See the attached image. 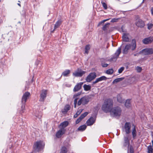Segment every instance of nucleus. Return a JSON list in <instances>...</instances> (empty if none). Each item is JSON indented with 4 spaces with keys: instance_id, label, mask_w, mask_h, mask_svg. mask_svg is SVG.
<instances>
[{
    "instance_id": "obj_23",
    "label": "nucleus",
    "mask_w": 153,
    "mask_h": 153,
    "mask_svg": "<svg viewBox=\"0 0 153 153\" xmlns=\"http://www.w3.org/2000/svg\"><path fill=\"white\" fill-rule=\"evenodd\" d=\"M117 100L119 102L122 103L124 102V100L122 98V97L120 94H118L117 96Z\"/></svg>"
},
{
    "instance_id": "obj_43",
    "label": "nucleus",
    "mask_w": 153,
    "mask_h": 153,
    "mask_svg": "<svg viewBox=\"0 0 153 153\" xmlns=\"http://www.w3.org/2000/svg\"><path fill=\"white\" fill-rule=\"evenodd\" d=\"M102 5L104 8L105 9H106L107 8V5L106 3L105 2H102Z\"/></svg>"
},
{
    "instance_id": "obj_14",
    "label": "nucleus",
    "mask_w": 153,
    "mask_h": 153,
    "mask_svg": "<svg viewBox=\"0 0 153 153\" xmlns=\"http://www.w3.org/2000/svg\"><path fill=\"white\" fill-rule=\"evenodd\" d=\"M137 26L140 27H143L145 25V24L143 21L140 19H138L136 22Z\"/></svg>"
},
{
    "instance_id": "obj_44",
    "label": "nucleus",
    "mask_w": 153,
    "mask_h": 153,
    "mask_svg": "<svg viewBox=\"0 0 153 153\" xmlns=\"http://www.w3.org/2000/svg\"><path fill=\"white\" fill-rule=\"evenodd\" d=\"M63 128H61V129L59 130L58 132H57L56 134H63Z\"/></svg>"
},
{
    "instance_id": "obj_5",
    "label": "nucleus",
    "mask_w": 153,
    "mask_h": 153,
    "mask_svg": "<svg viewBox=\"0 0 153 153\" xmlns=\"http://www.w3.org/2000/svg\"><path fill=\"white\" fill-rule=\"evenodd\" d=\"M122 110L119 107H116L112 108L110 112L111 114H113L114 116L117 117L120 116Z\"/></svg>"
},
{
    "instance_id": "obj_16",
    "label": "nucleus",
    "mask_w": 153,
    "mask_h": 153,
    "mask_svg": "<svg viewBox=\"0 0 153 153\" xmlns=\"http://www.w3.org/2000/svg\"><path fill=\"white\" fill-rule=\"evenodd\" d=\"M80 95V93H78L74 95L73 96V98H74V107L75 108H76V104L77 102V100L79 99V96Z\"/></svg>"
},
{
    "instance_id": "obj_9",
    "label": "nucleus",
    "mask_w": 153,
    "mask_h": 153,
    "mask_svg": "<svg viewBox=\"0 0 153 153\" xmlns=\"http://www.w3.org/2000/svg\"><path fill=\"white\" fill-rule=\"evenodd\" d=\"M30 96V93L28 92H25L23 95L22 99V103H25L27 100L29 98Z\"/></svg>"
},
{
    "instance_id": "obj_4",
    "label": "nucleus",
    "mask_w": 153,
    "mask_h": 153,
    "mask_svg": "<svg viewBox=\"0 0 153 153\" xmlns=\"http://www.w3.org/2000/svg\"><path fill=\"white\" fill-rule=\"evenodd\" d=\"M45 146V144L42 141H39L36 142L33 146V149L36 151H38L43 149Z\"/></svg>"
},
{
    "instance_id": "obj_15",
    "label": "nucleus",
    "mask_w": 153,
    "mask_h": 153,
    "mask_svg": "<svg viewBox=\"0 0 153 153\" xmlns=\"http://www.w3.org/2000/svg\"><path fill=\"white\" fill-rule=\"evenodd\" d=\"M83 83L81 82L77 83L74 87L73 91L74 92H76L80 90L82 87V85H83Z\"/></svg>"
},
{
    "instance_id": "obj_37",
    "label": "nucleus",
    "mask_w": 153,
    "mask_h": 153,
    "mask_svg": "<svg viewBox=\"0 0 153 153\" xmlns=\"http://www.w3.org/2000/svg\"><path fill=\"white\" fill-rule=\"evenodd\" d=\"M67 152L66 148L64 147H62L60 153H66Z\"/></svg>"
},
{
    "instance_id": "obj_47",
    "label": "nucleus",
    "mask_w": 153,
    "mask_h": 153,
    "mask_svg": "<svg viewBox=\"0 0 153 153\" xmlns=\"http://www.w3.org/2000/svg\"><path fill=\"white\" fill-rule=\"evenodd\" d=\"M101 65L102 67H107L108 65V64H105L104 63H102Z\"/></svg>"
},
{
    "instance_id": "obj_51",
    "label": "nucleus",
    "mask_w": 153,
    "mask_h": 153,
    "mask_svg": "<svg viewBox=\"0 0 153 153\" xmlns=\"http://www.w3.org/2000/svg\"><path fill=\"white\" fill-rule=\"evenodd\" d=\"M104 22H105L104 21V20L101 21V22H100L99 23L98 25V26H99V25H101L103 24L104 23Z\"/></svg>"
},
{
    "instance_id": "obj_27",
    "label": "nucleus",
    "mask_w": 153,
    "mask_h": 153,
    "mask_svg": "<svg viewBox=\"0 0 153 153\" xmlns=\"http://www.w3.org/2000/svg\"><path fill=\"white\" fill-rule=\"evenodd\" d=\"M124 79V78H119L115 79L113 82V83H117L122 80Z\"/></svg>"
},
{
    "instance_id": "obj_12",
    "label": "nucleus",
    "mask_w": 153,
    "mask_h": 153,
    "mask_svg": "<svg viewBox=\"0 0 153 153\" xmlns=\"http://www.w3.org/2000/svg\"><path fill=\"white\" fill-rule=\"evenodd\" d=\"M47 93V91L45 90H43L42 91L41 93L40 94V98L39 99L40 101L43 102L45 99Z\"/></svg>"
},
{
    "instance_id": "obj_52",
    "label": "nucleus",
    "mask_w": 153,
    "mask_h": 153,
    "mask_svg": "<svg viewBox=\"0 0 153 153\" xmlns=\"http://www.w3.org/2000/svg\"><path fill=\"white\" fill-rule=\"evenodd\" d=\"M151 12L152 15L153 16V7H152L151 9Z\"/></svg>"
},
{
    "instance_id": "obj_3",
    "label": "nucleus",
    "mask_w": 153,
    "mask_h": 153,
    "mask_svg": "<svg viewBox=\"0 0 153 153\" xmlns=\"http://www.w3.org/2000/svg\"><path fill=\"white\" fill-rule=\"evenodd\" d=\"M91 99L90 96H84L81 98L77 102V104L78 106L80 105L81 104L85 105L88 103Z\"/></svg>"
},
{
    "instance_id": "obj_24",
    "label": "nucleus",
    "mask_w": 153,
    "mask_h": 153,
    "mask_svg": "<svg viewBox=\"0 0 153 153\" xmlns=\"http://www.w3.org/2000/svg\"><path fill=\"white\" fill-rule=\"evenodd\" d=\"M148 51V48L145 49H143L141 51H140L139 53H142L145 55H149Z\"/></svg>"
},
{
    "instance_id": "obj_40",
    "label": "nucleus",
    "mask_w": 153,
    "mask_h": 153,
    "mask_svg": "<svg viewBox=\"0 0 153 153\" xmlns=\"http://www.w3.org/2000/svg\"><path fill=\"white\" fill-rule=\"evenodd\" d=\"M149 54H151L153 53V48H148Z\"/></svg>"
},
{
    "instance_id": "obj_29",
    "label": "nucleus",
    "mask_w": 153,
    "mask_h": 153,
    "mask_svg": "<svg viewBox=\"0 0 153 153\" xmlns=\"http://www.w3.org/2000/svg\"><path fill=\"white\" fill-rule=\"evenodd\" d=\"M125 106L127 108H128L131 106L130 100H127L126 101L125 103Z\"/></svg>"
},
{
    "instance_id": "obj_10",
    "label": "nucleus",
    "mask_w": 153,
    "mask_h": 153,
    "mask_svg": "<svg viewBox=\"0 0 153 153\" xmlns=\"http://www.w3.org/2000/svg\"><path fill=\"white\" fill-rule=\"evenodd\" d=\"M153 42V37L149 36L143 39L142 42L145 44H150Z\"/></svg>"
},
{
    "instance_id": "obj_50",
    "label": "nucleus",
    "mask_w": 153,
    "mask_h": 153,
    "mask_svg": "<svg viewBox=\"0 0 153 153\" xmlns=\"http://www.w3.org/2000/svg\"><path fill=\"white\" fill-rule=\"evenodd\" d=\"M98 82H99V81L98 80V79H97V78L96 79V80L94 81L93 82V84H94Z\"/></svg>"
},
{
    "instance_id": "obj_31",
    "label": "nucleus",
    "mask_w": 153,
    "mask_h": 153,
    "mask_svg": "<svg viewBox=\"0 0 153 153\" xmlns=\"http://www.w3.org/2000/svg\"><path fill=\"white\" fill-rule=\"evenodd\" d=\"M99 82L102 80H105L107 79V78L105 76H102L97 78Z\"/></svg>"
},
{
    "instance_id": "obj_55",
    "label": "nucleus",
    "mask_w": 153,
    "mask_h": 153,
    "mask_svg": "<svg viewBox=\"0 0 153 153\" xmlns=\"http://www.w3.org/2000/svg\"><path fill=\"white\" fill-rule=\"evenodd\" d=\"M18 4L19 6L20 7H21V5H20V3H18V4Z\"/></svg>"
},
{
    "instance_id": "obj_1",
    "label": "nucleus",
    "mask_w": 153,
    "mask_h": 153,
    "mask_svg": "<svg viewBox=\"0 0 153 153\" xmlns=\"http://www.w3.org/2000/svg\"><path fill=\"white\" fill-rule=\"evenodd\" d=\"M113 101L112 100L108 99L105 100L102 106V109L106 113L110 112L113 108Z\"/></svg>"
},
{
    "instance_id": "obj_36",
    "label": "nucleus",
    "mask_w": 153,
    "mask_h": 153,
    "mask_svg": "<svg viewBox=\"0 0 153 153\" xmlns=\"http://www.w3.org/2000/svg\"><path fill=\"white\" fill-rule=\"evenodd\" d=\"M88 114V113L87 112H85L82 114L79 117L82 120Z\"/></svg>"
},
{
    "instance_id": "obj_17",
    "label": "nucleus",
    "mask_w": 153,
    "mask_h": 153,
    "mask_svg": "<svg viewBox=\"0 0 153 153\" xmlns=\"http://www.w3.org/2000/svg\"><path fill=\"white\" fill-rule=\"evenodd\" d=\"M61 21L60 20H58L56 22V23L54 25V29L52 30H51V32L52 33H53L55 30L57 28H58L61 24Z\"/></svg>"
},
{
    "instance_id": "obj_25",
    "label": "nucleus",
    "mask_w": 153,
    "mask_h": 153,
    "mask_svg": "<svg viewBox=\"0 0 153 153\" xmlns=\"http://www.w3.org/2000/svg\"><path fill=\"white\" fill-rule=\"evenodd\" d=\"M152 146H149L148 147L149 153H153V140L152 141Z\"/></svg>"
},
{
    "instance_id": "obj_8",
    "label": "nucleus",
    "mask_w": 153,
    "mask_h": 153,
    "mask_svg": "<svg viewBox=\"0 0 153 153\" xmlns=\"http://www.w3.org/2000/svg\"><path fill=\"white\" fill-rule=\"evenodd\" d=\"M131 128L130 123L126 122L125 124L123 129L125 131L126 134H129L131 132Z\"/></svg>"
},
{
    "instance_id": "obj_34",
    "label": "nucleus",
    "mask_w": 153,
    "mask_h": 153,
    "mask_svg": "<svg viewBox=\"0 0 153 153\" xmlns=\"http://www.w3.org/2000/svg\"><path fill=\"white\" fill-rule=\"evenodd\" d=\"M114 71L112 69H110L106 71V73L108 74H111L113 73Z\"/></svg>"
},
{
    "instance_id": "obj_53",
    "label": "nucleus",
    "mask_w": 153,
    "mask_h": 153,
    "mask_svg": "<svg viewBox=\"0 0 153 153\" xmlns=\"http://www.w3.org/2000/svg\"><path fill=\"white\" fill-rule=\"evenodd\" d=\"M139 54V53H136L134 54V56H138Z\"/></svg>"
},
{
    "instance_id": "obj_19",
    "label": "nucleus",
    "mask_w": 153,
    "mask_h": 153,
    "mask_svg": "<svg viewBox=\"0 0 153 153\" xmlns=\"http://www.w3.org/2000/svg\"><path fill=\"white\" fill-rule=\"evenodd\" d=\"M70 106L69 105H66L64 107V109L62 110V112L63 114L66 113L70 109Z\"/></svg>"
},
{
    "instance_id": "obj_6",
    "label": "nucleus",
    "mask_w": 153,
    "mask_h": 153,
    "mask_svg": "<svg viewBox=\"0 0 153 153\" xmlns=\"http://www.w3.org/2000/svg\"><path fill=\"white\" fill-rule=\"evenodd\" d=\"M86 73L85 71L82 70L81 69L78 68L77 70L73 73V76L76 77H81Z\"/></svg>"
},
{
    "instance_id": "obj_39",
    "label": "nucleus",
    "mask_w": 153,
    "mask_h": 153,
    "mask_svg": "<svg viewBox=\"0 0 153 153\" xmlns=\"http://www.w3.org/2000/svg\"><path fill=\"white\" fill-rule=\"evenodd\" d=\"M109 25V23H107V24H105L102 27V30L105 31L106 30L107 28V27Z\"/></svg>"
},
{
    "instance_id": "obj_45",
    "label": "nucleus",
    "mask_w": 153,
    "mask_h": 153,
    "mask_svg": "<svg viewBox=\"0 0 153 153\" xmlns=\"http://www.w3.org/2000/svg\"><path fill=\"white\" fill-rule=\"evenodd\" d=\"M82 120V119L79 117L76 121V123L77 124L79 123Z\"/></svg>"
},
{
    "instance_id": "obj_11",
    "label": "nucleus",
    "mask_w": 153,
    "mask_h": 153,
    "mask_svg": "<svg viewBox=\"0 0 153 153\" xmlns=\"http://www.w3.org/2000/svg\"><path fill=\"white\" fill-rule=\"evenodd\" d=\"M121 52V48L120 47L118 48L117 50L116 51V52L111 57V59L112 60H113L114 59H117L118 58L119 55Z\"/></svg>"
},
{
    "instance_id": "obj_38",
    "label": "nucleus",
    "mask_w": 153,
    "mask_h": 153,
    "mask_svg": "<svg viewBox=\"0 0 153 153\" xmlns=\"http://www.w3.org/2000/svg\"><path fill=\"white\" fill-rule=\"evenodd\" d=\"M148 28L149 30H150L152 28L153 26V24L152 23H148L147 24Z\"/></svg>"
},
{
    "instance_id": "obj_18",
    "label": "nucleus",
    "mask_w": 153,
    "mask_h": 153,
    "mask_svg": "<svg viewBox=\"0 0 153 153\" xmlns=\"http://www.w3.org/2000/svg\"><path fill=\"white\" fill-rule=\"evenodd\" d=\"M69 122L65 121L61 123L59 126V127L64 129L68 125Z\"/></svg>"
},
{
    "instance_id": "obj_2",
    "label": "nucleus",
    "mask_w": 153,
    "mask_h": 153,
    "mask_svg": "<svg viewBox=\"0 0 153 153\" xmlns=\"http://www.w3.org/2000/svg\"><path fill=\"white\" fill-rule=\"evenodd\" d=\"M136 47V40L135 39H133L132 40L131 44L126 45L123 51V53L124 54H126L128 52V50L131 49L132 51L134 50Z\"/></svg>"
},
{
    "instance_id": "obj_13",
    "label": "nucleus",
    "mask_w": 153,
    "mask_h": 153,
    "mask_svg": "<svg viewBox=\"0 0 153 153\" xmlns=\"http://www.w3.org/2000/svg\"><path fill=\"white\" fill-rule=\"evenodd\" d=\"M96 119L93 117H90L86 121L87 125L88 126H91L93 125L95 123Z\"/></svg>"
},
{
    "instance_id": "obj_54",
    "label": "nucleus",
    "mask_w": 153,
    "mask_h": 153,
    "mask_svg": "<svg viewBox=\"0 0 153 153\" xmlns=\"http://www.w3.org/2000/svg\"><path fill=\"white\" fill-rule=\"evenodd\" d=\"M109 20V19H105V20H104V21L105 22H106V21H108V20Z\"/></svg>"
},
{
    "instance_id": "obj_7",
    "label": "nucleus",
    "mask_w": 153,
    "mask_h": 153,
    "mask_svg": "<svg viewBox=\"0 0 153 153\" xmlns=\"http://www.w3.org/2000/svg\"><path fill=\"white\" fill-rule=\"evenodd\" d=\"M96 77V74L95 72L90 73L87 76L86 80L88 82H90Z\"/></svg>"
},
{
    "instance_id": "obj_32",
    "label": "nucleus",
    "mask_w": 153,
    "mask_h": 153,
    "mask_svg": "<svg viewBox=\"0 0 153 153\" xmlns=\"http://www.w3.org/2000/svg\"><path fill=\"white\" fill-rule=\"evenodd\" d=\"M82 111V110L79 109V110L77 111L76 112V113L74 115V117L75 118H76L77 116L80 114Z\"/></svg>"
},
{
    "instance_id": "obj_48",
    "label": "nucleus",
    "mask_w": 153,
    "mask_h": 153,
    "mask_svg": "<svg viewBox=\"0 0 153 153\" xmlns=\"http://www.w3.org/2000/svg\"><path fill=\"white\" fill-rule=\"evenodd\" d=\"M118 20V19L116 18H113L111 20V22H117Z\"/></svg>"
},
{
    "instance_id": "obj_56",
    "label": "nucleus",
    "mask_w": 153,
    "mask_h": 153,
    "mask_svg": "<svg viewBox=\"0 0 153 153\" xmlns=\"http://www.w3.org/2000/svg\"><path fill=\"white\" fill-rule=\"evenodd\" d=\"M133 137H134V136H135V134H133Z\"/></svg>"
},
{
    "instance_id": "obj_33",
    "label": "nucleus",
    "mask_w": 153,
    "mask_h": 153,
    "mask_svg": "<svg viewBox=\"0 0 153 153\" xmlns=\"http://www.w3.org/2000/svg\"><path fill=\"white\" fill-rule=\"evenodd\" d=\"M131 131L132 134H136V130L135 126L134 125L132 126L131 127Z\"/></svg>"
},
{
    "instance_id": "obj_41",
    "label": "nucleus",
    "mask_w": 153,
    "mask_h": 153,
    "mask_svg": "<svg viewBox=\"0 0 153 153\" xmlns=\"http://www.w3.org/2000/svg\"><path fill=\"white\" fill-rule=\"evenodd\" d=\"M124 69V67H121L118 70V72L119 73H121Z\"/></svg>"
},
{
    "instance_id": "obj_20",
    "label": "nucleus",
    "mask_w": 153,
    "mask_h": 153,
    "mask_svg": "<svg viewBox=\"0 0 153 153\" xmlns=\"http://www.w3.org/2000/svg\"><path fill=\"white\" fill-rule=\"evenodd\" d=\"M128 33H123L122 38L124 41L125 42H129V39L128 36Z\"/></svg>"
},
{
    "instance_id": "obj_22",
    "label": "nucleus",
    "mask_w": 153,
    "mask_h": 153,
    "mask_svg": "<svg viewBox=\"0 0 153 153\" xmlns=\"http://www.w3.org/2000/svg\"><path fill=\"white\" fill-rule=\"evenodd\" d=\"M70 73V71L69 70H66L63 72L61 76H68V75Z\"/></svg>"
},
{
    "instance_id": "obj_42",
    "label": "nucleus",
    "mask_w": 153,
    "mask_h": 153,
    "mask_svg": "<svg viewBox=\"0 0 153 153\" xmlns=\"http://www.w3.org/2000/svg\"><path fill=\"white\" fill-rule=\"evenodd\" d=\"M136 70L138 72H140L141 71L142 69L141 67L137 66L136 68Z\"/></svg>"
},
{
    "instance_id": "obj_35",
    "label": "nucleus",
    "mask_w": 153,
    "mask_h": 153,
    "mask_svg": "<svg viewBox=\"0 0 153 153\" xmlns=\"http://www.w3.org/2000/svg\"><path fill=\"white\" fill-rule=\"evenodd\" d=\"M25 103H22V105L21 106V113H23L24 112V110L25 108Z\"/></svg>"
},
{
    "instance_id": "obj_26",
    "label": "nucleus",
    "mask_w": 153,
    "mask_h": 153,
    "mask_svg": "<svg viewBox=\"0 0 153 153\" xmlns=\"http://www.w3.org/2000/svg\"><path fill=\"white\" fill-rule=\"evenodd\" d=\"M86 128V126L85 125H84L81 126L79 127L78 128V130L79 131H84L85 129Z\"/></svg>"
},
{
    "instance_id": "obj_21",
    "label": "nucleus",
    "mask_w": 153,
    "mask_h": 153,
    "mask_svg": "<svg viewBox=\"0 0 153 153\" xmlns=\"http://www.w3.org/2000/svg\"><path fill=\"white\" fill-rule=\"evenodd\" d=\"M129 144V139L128 137H125L124 142L123 143L124 146H126Z\"/></svg>"
},
{
    "instance_id": "obj_49",
    "label": "nucleus",
    "mask_w": 153,
    "mask_h": 153,
    "mask_svg": "<svg viewBox=\"0 0 153 153\" xmlns=\"http://www.w3.org/2000/svg\"><path fill=\"white\" fill-rule=\"evenodd\" d=\"M62 134H55V136H54L56 138H59L61 137Z\"/></svg>"
},
{
    "instance_id": "obj_30",
    "label": "nucleus",
    "mask_w": 153,
    "mask_h": 153,
    "mask_svg": "<svg viewBox=\"0 0 153 153\" xmlns=\"http://www.w3.org/2000/svg\"><path fill=\"white\" fill-rule=\"evenodd\" d=\"M90 49V46L89 45H87L85 47V53L88 54V51Z\"/></svg>"
},
{
    "instance_id": "obj_28",
    "label": "nucleus",
    "mask_w": 153,
    "mask_h": 153,
    "mask_svg": "<svg viewBox=\"0 0 153 153\" xmlns=\"http://www.w3.org/2000/svg\"><path fill=\"white\" fill-rule=\"evenodd\" d=\"M84 90L85 91H88L90 90L91 89V87L89 85L85 84L83 86Z\"/></svg>"
},
{
    "instance_id": "obj_46",
    "label": "nucleus",
    "mask_w": 153,
    "mask_h": 153,
    "mask_svg": "<svg viewBox=\"0 0 153 153\" xmlns=\"http://www.w3.org/2000/svg\"><path fill=\"white\" fill-rule=\"evenodd\" d=\"M129 151L130 153H133V149L131 146H130L129 147Z\"/></svg>"
}]
</instances>
